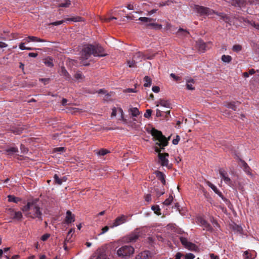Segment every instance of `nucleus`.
Instances as JSON below:
<instances>
[{
	"label": "nucleus",
	"instance_id": "12",
	"mask_svg": "<svg viewBox=\"0 0 259 259\" xmlns=\"http://www.w3.org/2000/svg\"><path fill=\"white\" fill-rule=\"evenodd\" d=\"M127 217L123 214L118 217L114 220V222L112 225L111 226V227L114 228L125 223L127 221Z\"/></svg>",
	"mask_w": 259,
	"mask_h": 259
},
{
	"label": "nucleus",
	"instance_id": "47",
	"mask_svg": "<svg viewBox=\"0 0 259 259\" xmlns=\"http://www.w3.org/2000/svg\"><path fill=\"white\" fill-rule=\"evenodd\" d=\"M152 111L151 109H147L144 116L145 118H149L151 117Z\"/></svg>",
	"mask_w": 259,
	"mask_h": 259
},
{
	"label": "nucleus",
	"instance_id": "2",
	"mask_svg": "<svg viewBox=\"0 0 259 259\" xmlns=\"http://www.w3.org/2000/svg\"><path fill=\"white\" fill-rule=\"evenodd\" d=\"M93 54L95 57H104L106 56L103 48L99 45L95 46L88 45L82 49L81 53V57L83 59L87 60Z\"/></svg>",
	"mask_w": 259,
	"mask_h": 259
},
{
	"label": "nucleus",
	"instance_id": "57",
	"mask_svg": "<svg viewBox=\"0 0 259 259\" xmlns=\"http://www.w3.org/2000/svg\"><path fill=\"white\" fill-rule=\"evenodd\" d=\"M162 112H163V111H161L159 109H157L156 110V116L157 117L163 116V115L162 114Z\"/></svg>",
	"mask_w": 259,
	"mask_h": 259
},
{
	"label": "nucleus",
	"instance_id": "34",
	"mask_svg": "<svg viewBox=\"0 0 259 259\" xmlns=\"http://www.w3.org/2000/svg\"><path fill=\"white\" fill-rule=\"evenodd\" d=\"M71 5L70 0H65L63 2L60 3L58 5L59 7L68 8Z\"/></svg>",
	"mask_w": 259,
	"mask_h": 259
},
{
	"label": "nucleus",
	"instance_id": "43",
	"mask_svg": "<svg viewBox=\"0 0 259 259\" xmlns=\"http://www.w3.org/2000/svg\"><path fill=\"white\" fill-rule=\"evenodd\" d=\"M138 20L143 22H150L153 19L148 17H140Z\"/></svg>",
	"mask_w": 259,
	"mask_h": 259
},
{
	"label": "nucleus",
	"instance_id": "27",
	"mask_svg": "<svg viewBox=\"0 0 259 259\" xmlns=\"http://www.w3.org/2000/svg\"><path fill=\"white\" fill-rule=\"evenodd\" d=\"M8 201L17 203L21 201V199L14 195H9L8 196Z\"/></svg>",
	"mask_w": 259,
	"mask_h": 259
},
{
	"label": "nucleus",
	"instance_id": "49",
	"mask_svg": "<svg viewBox=\"0 0 259 259\" xmlns=\"http://www.w3.org/2000/svg\"><path fill=\"white\" fill-rule=\"evenodd\" d=\"M108 152H109L108 150H107L106 149H102L100 150L98 153L99 155L104 156V155H106L107 153H108Z\"/></svg>",
	"mask_w": 259,
	"mask_h": 259
},
{
	"label": "nucleus",
	"instance_id": "35",
	"mask_svg": "<svg viewBox=\"0 0 259 259\" xmlns=\"http://www.w3.org/2000/svg\"><path fill=\"white\" fill-rule=\"evenodd\" d=\"M151 209H152V210H153L154 213L155 214H156L157 215H159L161 214V212H160L161 209H160L159 205H153L151 207Z\"/></svg>",
	"mask_w": 259,
	"mask_h": 259
},
{
	"label": "nucleus",
	"instance_id": "33",
	"mask_svg": "<svg viewBox=\"0 0 259 259\" xmlns=\"http://www.w3.org/2000/svg\"><path fill=\"white\" fill-rule=\"evenodd\" d=\"M242 163H243V170H244V171H245L247 175H250L251 174V172H250L251 169H250V168L249 167V166L244 161H242Z\"/></svg>",
	"mask_w": 259,
	"mask_h": 259
},
{
	"label": "nucleus",
	"instance_id": "37",
	"mask_svg": "<svg viewBox=\"0 0 259 259\" xmlns=\"http://www.w3.org/2000/svg\"><path fill=\"white\" fill-rule=\"evenodd\" d=\"M222 60L224 62H226V63H229L232 60V57L231 56H229V55H223L222 56Z\"/></svg>",
	"mask_w": 259,
	"mask_h": 259
},
{
	"label": "nucleus",
	"instance_id": "5",
	"mask_svg": "<svg viewBox=\"0 0 259 259\" xmlns=\"http://www.w3.org/2000/svg\"><path fill=\"white\" fill-rule=\"evenodd\" d=\"M142 235L140 229H136L124 238V241L127 243L135 242Z\"/></svg>",
	"mask_w": 259,
	"mask_h": 259
},
{
	"label": "nucleus",
	"instance_id": "44",
	"mask_svg": "<svg viewBox=\"0 0 259 259\" xmlns=\"http://www.w3.org/2000/svg\"><path fill=\"white\" fill-rule=\"evenodd\" d=\"M75 232V229L74 228H71L68 232L66 239H65V241H68V239H70L71 238V237L72 236V234L73 233Z\"/></svg>",
	"mask_w": 259,
	"mask_h": 259
},
{
	"label": "nucleus",
	"instance_id": "48",
	"mask_svg": "<svg viewBox=\"0 0 259 259\" xmlns=\"http://www.w3.org/2000/svg\"><path fill=\"white\" fill-rule=\"evenodd\" d=\"M210 222L212 224L214 228H217L219 227V224H218V222L213 218L210 219Z\"/></svg>",
	"mask_w": 259,
	"mask_h": 259
},
{
	"label": "nucleus",
	"instance_id": "31",
	"mask_svg": "<svg viewBox=\"0 0 259 259\" xmlns=\"http://www.w3.org/2000/svg\"><path fill=\"white\" fill-rule=\"evenodd\" d=\"M225 106L226 107L231 109L234 111L237 110V106L235 105L234 102H226Z\"/></svg>",
	"mask_w": 259,
	"mask_h": 259
},
{
	"label": "nucleus",
	"instance_id": "61",
	"mask_svg": "<svg viewBox=\"0 0 259 259\" xmlns=\"http://www.w3.org/2000/svg\"><path fill=\"white\" fill-rule=\"evenodd\" d=\"M151 195L150 194H147L145 196V199L146 201L149 202L151 200Z\"/></svg>",
	"mask_w": 259,
	"mask_h": 259
},
{
	"label": "nucleus",
	"instance_id": "8",
	"mask_svg": "<svg viewBox=\"0 0 259 259\" xmlns=\"http://www.w3.org/2000/svg\"><path fill=\"white\" fill-rule=\"evenodd\" d=\"M158 157L159 160V163L162 166H166L168 168H171V165L169 164V160L168 159L169 154L168 153L159 154Z\"/></svg>",
	"mask_w": 259,
	"mask_h": 259
},
{
	"label": "nucleus",
	"instance_id": "10",
	"mask_svg": "<svg viewBox=\"0 0 259 259\" xmlns=\"http://www.w3.org/2000/svg\"><path fill=\"white\" fill-rule=\"evenodd\" d=\"M180 240L182 244L185 246V248L189 250H195L196 249V245L195 244L189 242L187 239L185 237H180Z\"/></svg>",
	"mask_w": 259,
	"mask_h": 259
},
{
	"label": "nucleus",
	"instance_id": "30",
	"mask_svg": "<svg viewBox=\"0 0 259 259\" xmlns=\"http://www.w3.org/2000/svg\"><path fill=\"white\" fill-rule=\"evenodd\" d=\"M23 130L24 128L21 127H13L11 131L15 135H20Z\"/></svg>",
	"mask_w": 259,
	"mask_h": 259
},
{
	"label": "nucleus",
	"instance_id": "9",
	"mask_svg": "<svg viewBox=\"0 0 259 259\" xmlns=\"http://www.w3.org/2000/svg\"><path fill=\"white\" fill-rule=\"evenodd\" d=\"M82 18L80 17H72L69 18H66L64 20L60 21H57L51 23L50 24L53 26H57L63 24L64 22L66 21H73V22H80L82 21Z\"/></svg>",
	"mask_w": 259,
	"mask_h": 259
},
{
	"label": "nucleus",
	"instance_id": "56",
	"mask_svg": "<svg viewBox=\"0 0 259 259\" xmlns=\"http://www.w3.org/2000/svg\"><path fill=\"white\" fill-rule=\"evenodd\" d=\"M152 90L154 93H158L160 91V88L158 86H153Z\"/></svg>",
	"mask_w": 259,
	"mask_h": 259
},
{
	"label": "nucleus",
	"instance_id": "16",
	"mask_svg": "<svg viewBox=\"0 0 259 259\" xmlns=\"http://www.w3.org/2000/svg\"><path fill=\"white\" fill-rule=\"evenodd\" d=\"M59 74L61 76H63L66 80L71 81V77L64 67H61L59 71Z\"/></svg>",
	"mask_w": 259,
	"mask_h": 259
},
{
	"label": "nucleus",
	"instance_id": "36",
	"mask_svg": "<svg viewBox=\"0 0 259 259\" xmlns=\"http://www.w3.org/2000/svg\"><path fill=\"white\" fill-rule=\"evenodd\" d=\"M28 39H30V41H37V42H45L46 40L42 39H40L35 36H29Z\"/></svg>",
	"mask_w": 259,
	"mask_h": 259
},
{
	"label": "nucleus",
	"instance_id": "59",
	"mask_svg": "<svg viewBox=\"0 0 259 259\" xmlns=\"http://www.w3.org/2000/svg\"><path fill=\"white\" fill-rule=\"evenodd\" d=\"M109 230V227L108 226H105L103 227L102 229V232L100 233V234H103L106 232H107Z\"/></svg>",
	"mask_w": 259,
	"mask_h": 259
},
{
	"label": "nucleus",
	"instance_id": "4",
	"mask_svg": "<svg viewBox=\"0 0 259 259\" xmlns=\"http://www.w3.org/2000/svg\"><path fill=\"white\" fill-rule=\"evenodd\" d=\"M135 249L131 246L125 245L119 248L117 251L118 256L126 257L130 256L134 252Z\"/></svg>",
	"mask_w": 259,
	"mask_h": 259
},
{
	"label": "nucleus",
	"instance_id": "18",
	"mask_svg": "<svg viewBox=\"0 0 259 259\" xmlns=\"http://www.w3.org/2000/svg\"><path fill=\"white\" fill-rule=\"evenodd\" d=\"M151 253L149 251H144L140 253L136 256V259H150Z\"/></svg>",
	"mask_w": 259,
	"mask_h": 259
},
{
	"label": "nucleus",
	"instance_id": "1",
	"mask_svg": "<svg viewBox=\"0 0 259 259\" xmlns=\"http://www.w3.org/2000/svg\"><path fill=\"white\" fill-rule=\"evenodd\" d=\"M37 202V201L35 200L27 202V204L22 208V210L27 217L42 220V212Z\"/></svg>",
	"mask_w": 259,
	"mask_h": 259
},
{
	"label": "nucleus",
	"instance_id": "26",
	"mask_svg": "<svg viewBox=\"0 0 259 259\" xmlns=\"http://www.w3.org/2000/svg\"><path fill=\"white\" fill-rule=\"evenodd\" d=\"M177 34L178 36L187 37L189 34V32L187 30L184 29L183 28H180L177 31Z\"/></svg>",
	"mask_w": 259,
	"mask_h": 259
},
{
	"label": "nucleus",
	"instance_id": "3",
	"mask_svg": "<svg viewBox=\"0 0 259 259\" xmlns=\"http://www.w3.org/2000/svg\"><path fill=\"white\" fill-rule=\"evenodd\" d=\"M152 136L157 140L159 142L156 143V145L160 147V148L156 147L155 148V151L156 152L159 154H162L161 151L162 150L164 149V147L166 146L168 144V141L170 139V137L166 138L163 136L161 132L158 131L155 128H152L151 133Z\"/></svg>",
	"mask_w": 259,
	"mask_h": 259
},
{
	"label": "nucleus",
	"instance_id": "32",
	"mask_svg": "<svg viewBox=\"0 0 259 259\" xmlns=\"http://www.w3.org/2000/svg\"><path fill=\"white\" fill-rule=\"evenodd\" d=\"M145 83L144 86L145 87H149L151 85L152 80L148 76H145L144 78Z\"/></svg>",
	"mask_w": 259,
	"mask_h": 259
},
{
	"label": "nucleus",
	"instance_id": "45",
	"mask_svg": "<svg viewBox=\"0 0 259 259\" xmlns=\"http://www.w3.org/2000/svg\"><path fill=\"white\" fill-rule=\"evenodd\" d=\"M22 214L20 211L15 212V214H14V219H16L17 220H20L22 218Z\"/></svg>",
	"mask_w": 259,
	"mask_h": 259
},
{
	"label": "nucleus",
	"instance_id": "58",
	"mask_svg": "<svg viewBox=\"0 0 259 259\" xmlns=\"http://www.w3.org/2000/svg\"><path fill=\"white\" fill-rule=\"evenodd\" d=\"M104 100L106 101H108L111 100V95L109 94H106L105 96Z\"/></svg>",
	"mask_w": 259,
	"mask_h": 259
},
{
	"label": "nucleus",
	"instance_id": "53",
	"mask_svg": "<svg viewBox=\"0 0 259 259\" xmlns=\"http://www.w3.org/2000/svg\"><path fill=\"white\" fill-rule=\"evenodd\" d=\"M50 235L49 234H45L43 235L41 237V240L45 241H46L50 237Z\"/></svg>",
	"mask_w": 259,
	"mask_h": 259
},
{
	"label": "nucleus",
	"instance_id": "24",
	"mask_svg": "<svg viewBox=\"0 0 259 259\" xmlns=\"http://www.w3.org/2000/svg\"><path fill=\"white\" fill-rule=\"evenodd\" d=\"M217 15L220 17L221 19H222L223 21H224L226 23H229L230 21V18L227 15L222 13H217Z\"/></svg>",
	"mask_w": 259,
	"mask_h": 259
},
{
	"label": "nucleus",
	"instance_id": "23",
	"mask_svg": "<svg viewBox=\"0 0 259 259\" xmlns=\"http://www.w3.org/2000/svg\"><path fill=\"white\" fill-rule=\"evenodd\" d=\"M195 81L193 79H190L187 80L186 88L189 90H194L195 88L193 87V84L194 83Z\"/></svg>",
	"mask_w": 259,
	"mask_h": 259
},
{
	"label": "nucleus",
	"instance_id": "13",
	"mask_svg": "<svg viewBox=\"0 0 259 259\" xmlns=\"http://www.w3.org/2000/svg\"><path fill=\"white\" fill-rule=\"evenodd\" d=\"M150 192L153 195H155L157 198H159L165 193L163 187L159 186L154 187L151 189Z\"/></svg>",
	"mask_w": 259,
	"mask_h": 259
},
{
	"label": "nucleus",
	"instance_id": "41",
	"mask_svg": "<svg viewBox=\"0 0 259 259\" xmlns=\"http://www.w3.org/2000/svg\"><path fill=\"white\" fill-rule=\"evenodd\" d=\"M54 179L56 184L60 185L62 184V180L59 178V176L57 174L54 175Z\"/></svg>",
	"mask_w": 259,
	"mask_h": 259
},
{
	"label": "nucleus",
	"instance_id": "40",
	"mask_svg": "<svg viewBox=\"0 0 259 259\" xmlns=\"http://www.w3.org/2000/svg\"><path fill=\"white\" fill-rule=\"evenodd\" d=\"M137 63V62L134 59L132 60H127V65L130 68L136 67Z\"/></svg>",
	"mask_w": 259,
	"mask_h": 259
},
{
	"label": "nucleus",
	"instance_id": "42",
	"mask_svg": "<svg viewBox=\"0 0 259 259\" xmlns=\"http://www.w3.org/2000/svg\"><path fill=\"white\" fill-rule=\"evenodd\" d=\"M233 51L236 52H238L242 50V46L240 45H235L233 47Z\"/></svg>",
	"mask_w": 259,
	"mask_h": 259
},
{
	"label": "nucleus",
	"instance_id": "52",
	"mask_svg": "<svg viewBox=\"0 0 259 259\" xmlns=\"http://www.w3.org/2000/svg\"><path fill=\"white\" fill-rule=\"evenodd\" d=\"M180 137L179 136L177 135L175 139L172 140V144L174 145H177L180 141Z\"/></svg>",
	"mask_w": 259,
	"mask_h": 259
},
{
	"label": "nucleus",
	"instance_id": "28",
	"mask_svg": "<svg viewBox=\"0 0 259 259\" xmlns=\"http://www.w3.org/2000/svg\"><path fill=\"white\" fill-rule=\"evenodd\" d=\"M6 152L8 155H12L14 153H17L18 152V149L17 147H13L7 148L6 150Z\"/></svg>",
	"mask_w": 259,
	"mask_h": 259
},
{
	"label": "nucleus",
	"instance_id": "22",
	"mask_svg": "<svg viewBox=\"0 0 259 259\" xmlns=\"http://www.w3.org/2000/svg\"><path fill=\"white\" fill-rule=\"evenodd\" d=\"M231 4L232 6L235 7H241L245 3L244 0H231Z\"/></svg>",
	"mask_w": 259,
	"mask_h": 259
},
{
	"label": "nucleus",
	"instance_id": "21",
	"mask_svg": "<svg viewBox=\"0 0 259 259\" xmlns=\"http://www.w3.org/2000/svg\"><path fill=\"white\" fill-rule=\"evenodd\" d=\"M196 45L199 51L204 52L206 50V45L202 40H198L196 42Z\"/></svg>",
	"mask_w": 259,
	"mask_h": 259
},
{
	"label": "nucleus",
	"instance_id": "19",
	"mask_svg": "<svg viewBox=\"0 0 259 259\" xmlns=\"http://www.w3.org/2000/svg\"><path fill=\"white\" fill-rule=\"evenodd\" d=\"M159 105L164 107L165 108H168V109L171 108V104L170 103V102L168 101L165 100L163 99H159L157 102L156 106H158Z\"/></svg>",
	"mask_w": 259,
	"mask_h": 259
},
{
	"label": "nucleus",
	"instance_id": "62",
	"mask_svg": "<svg viewBox=\"0 0 259 259\" xmlns=\"http://www.w3.org/2000/svg\"><path fill=\"white\" fill-rule=\"evenodd\" d=\"M38 56V54L36 53H29L28 54V56L30 57H36Z\"/></svg>",
	"mask_w": 259,
	"mask_h": 259
},
{
	"label": "nucleus",
	"instance_id": "29",
	"mask_svg": "<svg viewBox=\"0 0 259 259\" xmlns=\"http://www.w3.org/2000/svg\"><path fill=\"white\" fill-rule=\"evenodd\" d=\"M129 112L131 113L132 115L134 117H137L139 114L140 111L136 107H133L130 109Z\"/></svg>",
	"mask_w": 259,
	"mask_h": 259
},
{
	"label": "nucleus",
	"instance_id": "6",
	"mask_svg": "<svg viewBox=\"0 0 259 259\" xmlns=\"http://www.w3.org/2000/svg\"><path fill=\"white\" fill-rule=\"evenodd\" d=\"M194 10L201 16H211L215 13L214 11L209 8L199 5H195Z\"/></svg>",
	"mask_w": 259,
	"mask_h": 259
},
{
	"label": "nucleus",
	"instance_id": "25",
	"mask_svg": "<svg viewBox=\"0 0 259 259\" xmlns=\"http://www.w3.org/2000/svg\"><path fill=\"white\" fill-rule=\"evenodd\" d=\"M44 64L48 67H52L54 66L53 59L51 57H47L44 60Z\"/></svg>",
	"mask_w": 259,
	"mask_h": 259
},
{
	"label": "nucleus",
	"instance_id": "11",
	"mask_svg": "<svg viewBox=\"0 0 259 259\" xmlns=\"http://www.w3.org/2000/svg\"><path fill=\"white\" fill-rule=\"evenodd\" d=\"M219 174L226 184L230 186H232V181L228 177V174L226 170L223 168H220L219 169Z\"/></svg>",
	"mask_w": 259,
	"mask_h": 259
},
{
	"label": "nucleus",
	"instance_id": "39",
	"mask_svg": "<svg viewBox=\"0 0 259 259\" xmlns=\"http://www.w3.org/2000/svg\"><path fill=\"white\" fill-rule=\"evenodd\" d=\"M147 26L152 27L153 28H154L157 29H160L161 28H162L161 25L158 24L157 23H150L147 24Z\"/></svg>",
	"mask_w": 259,
	"mask_h": 259
},
{
	"label": "nucleus",
	"instance_id": "14",
	"mask_svg": "<svg viewBox=\"0 0 259 259\" xmlns=\"http://www.w3.org/2000/svg\"><path fill=\"white\" fill-rule=\"evenodd\" d=\"M154 56H155V55H150V56L145 57V55L142 52H138L134 54V55L133 56V59L137 62H141L142 61V59L144 58V57H145L147 59L151 60L154 58Z\"/></svg>",
	"mask_w": 259,
	"mask_h": 259
},
{
	"label": "nucleus",
	"instance_id": "64",
	"mask_svg": "<svg viewBox=\"0 0 259 259\" xmlns=\"http://www.w3.org/2000/svg\"><path fill=\"white\" fill-rule=\"evenodd\" d=\"M210 259H219V257L217 255H214L213 253L210 254Z\"/></svg>",
	"mask_w": 259,
	"mask_h": 259
},
{
	"label": "nucleus",
	"instance_id": "38",
	"mask_svg": "<svg viewBox=\"0 0 259 259\" xmlns=\"http://www.w3.org/2000/svg\"><path fill=\"white\" fill-rule=\"evenodd\" d=\"M173 199V196L170 195L169 196V197L163 202V204L166 206H168L171 203Z\"/></svg>",
	"mask_w": 259,
	"mask_h": 259
},
{
	"label": "nucleus",
	"instance_id": "54",
	"mask_svg": "<svg viewBox=\"0 0 259 259\" xmlns=\"http://www.w3.org/2000/svg\"><path fill=\"white\" fill-rule=\"evenodd\" d=\"M163 112L165 114L164 118L167 120L170 116V110L163 111Z\"/></svg>",
	"mask_w": 259,
	"mask_h": 259
},
{
	"label": "nucleus",
	"instance_id": "55",
	"mask_svg": "<svg viewBox=\"0 0 259 259\" xmlns=\"http://www.w3.org/2000/svg\"><path fill=\"white\" fill-rule=\"evenodd\" d=\"M96 259H107L105 254L103 253L99 254Z\"/></svg>",
	"mask_w": 259,
	"mask_h": 259
},
{
	"label": "nucleus",
	"instance_id": "50",
	"mask_svg": "<svg viewBox=\"0 0 259 259\" xmlns=\"http://www.w3.org/2000/svg\"><path fill=\"white\" fill-rule=\"evenodd\" d=\"M170 76L174 79V80H175V81H180L182 78L181 77L177 76L174 73H171L170 74Z\"/></svg>",
	"mask_w": 259,
	"mask_h": 259
},
{
	"label": "nucleus",
	"instance_id": "60",
	"mask_svg": "<svg viewBox=\"0 0 259 259\" xmlns=\"http://www.w3.org/2000/svg\"><path fill=\"white\" fill-rule=\"evenodd\" d=\"M19 48L22 50H24L26 49L24 42H21L19 46Z\"/></svg>",
	"mask_w": 259,
	"mask_h": 259
},
{
	"label": "nucleus",
	"instance_id": "46",
	"mask_svg": "<svg viewBox=\"0 0 259 259\" xmlns=\"http://www.w3.org/2000/svg\"><path fill=\"white\" fill-rule=\"evenodd\" d=\"M83 75L80 72H77L74 74V77L77 79H82L83 78Z\"/></svg>",
	"mask_w": 259,
	"mask_h": 259
},
{
	"label": "nucleus",
	"instance_id": "15",
	"mask_svg": "<svg viewBox=\"0 0 259 259\" xmlns=\"http://www.w3.org/2000/svg\"><path fill=\"white\" fill-rule=\"evenodd\" d=\"M207 185L210 187L212 190L217 194H218L221 198L224 201H227L228 199H226L223 195L222 193L220 192L217 187L214 186L213 184H212L211 183H210L209 181H207L206 182Z\"/></svg>",
	"mask_w": 259,
	"mask_h": 259
},
{
	"label": "nucleus",
	"instance_id": "7",
	"mask_svg": "<svg viewBox=\"0 0 259 259\" xmlns=\"http://www.w3.org/2000/svg\"><path fill=\"white\" fill-rule=\"evenodd\" d=\"M197 223L200 226L203 227L204 230L211 232L213 231V228L203 218L201 217L197 218Z\"/></svg>",
	"mask_w": 259,
	"mask_h": 259
},
{
	"label": "nucleus",
	"instance_id": "20",
	"mask_svg": "<svg viewBox=\"0 0 259 259\" xmlns=\"http://www.w3.org/2000/svg\"><path fill=\"white\" fill-rule=\"evenodd\" d=\"M155 174L157 178L161 181V182L162 183L163 185H165L166 184V181L165 180V175L164 174L160 171H156Z\"/></svg>",
	"mask_w": 259,
	"mask_h": 259
},
{
	"label": "nucleus",
	"instance_id": "63",
	"mask_svg": "<svg viewBox=\"0 0 259 259\" xmlns=\"http://www.w3.org/2000/svg\"><path fill=\"white\" fill-rule=\"evenodd\" d=\"M182 256H183V255L181 253L178 252L175 256V259H181Z\"/></svg>",
	"mask_w": 259,
	"mask_h": 259
},
{
	"label": "nucleus",
	"instance_id": "51",
	"mask_svg": "<svg viewBox=\"0 0 259 259\" xmlns=\"http://www.w3.org/2000/svg\"><path fill=\"white\" fill-rule=\"evenodd\" d=\"M195 255L191 253H187L185 255V259H194Z\"/></svg>",
	"mask_w": 259,
	"mask_h": 259
},
{
	"label": "nucleus",
	"instance_id": "17",
	"mask_svg": "<svg viewBox=\"0 0 259 259\" xmlns=\"http://www.w3.org/2000/svg\"><path fill=\"white\" fill-rule=\"evenodd\" d=\"M75 221V216L70 210L66 212V216L65 219V223L67 224H70Z\"/></svg>",
	"mask_w": 259,
	"mask_h": 259
}]
</instances>
